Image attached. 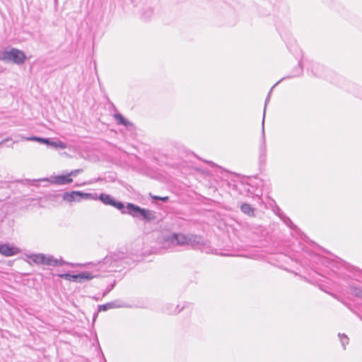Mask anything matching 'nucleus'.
Masks as SVG:
<instances>
[{"instance_id":"obj_1","label":"nucleus","mask_w":362,"mask_h":362,"mask_svg":"<svg viewBox=\"0 0 362 362\" xmlns=\"http://www.w3.org/2000/svg\"><path fill=\"white\" fill-rule=\"evenodd\" d=\"M92 199H99L103 204L115 207L123 214H129L145 222L153 221L157 218L154 211L141 208L132 203H127V206H124L122 202L116 200L107 194L92 193Z\"/></svg>"},{"instance_id":"obj_2","label":"nucleus","mask_w":362,"mask_h":362,"mask_svg":"<svg viewBox=\"0 0 362 362\" xmlns=\"http://www.w3.org/2000/svg\"><path fill=\"white\" fill-rule=\"evenodd\" d=\"M125 255L122 252L107 255L103 260L92 262V279L102 276L104 273L120 270Z\"/></svg>"},{"instance_id":"obj_3","label":"nucleus","mask_w":362,"mask_h":362,"mask_svg":"<svg viewBox=\"0 0 362 362\" xmlns=\"http://www.w3.org/2000/svg\"><path fill=\"white\" fill-rule=\"evenodd\" d=\"M161 247L165 250H171L175 246L187 245V234L173 233L163 235L160 240Z\"/></svg>"},{"instance_id":"obj_4","label":"nucleus","mask_w":362,"mask_h":362,"mask_svg":"<svg viewBox=\"0 0 362 362\" xmlns=\"http://www.w3.org/2000/svg\"><path fill=\"white\" fill-rule=\"evenodd\" d=\"M26 59L23 52L13 48L10 50H4L0 52V60L4 62H12L16 64H22Z\"/></svg>"},{"instance_id":"obj_5","label":"nucleus","mask_w":362,"mask_h":362,"mask_svg":"<svg viewBox=\"0 0 362 362\" xmlns=\"http://www.w3.org/2000/svg\"><path fill=\"white\" fill-rule=\"evenodd\" d=\"M28 258L37 264H43L49 266H57L62 264V260L54 259L52 256L43 254H33Z\"/></svg>"},{"instance_id":"obj_6","label":"nucleus","mask_w":362,"mask_h":362,"mask_svg":"<svg viewBox=\"0 0 362 362\" xmlns=\"http://www.w3.org/2000/svg\"><path fill=\"white\" fill-rule=\"evenodd\" d=\"M124 307H127L126 304L124 302H122V301H121L119 300H114V301H112V302L107 303L103 304V305H98V313L93 315V320H92V325H93L94 321L95 320V318H96V317L98 315V313L99 312L106 311V310H110V309L118 308H124Z\"/></svg>"},{"instance_id":"obj_7","label":"nucleus","mask_w":362,"mask_h":362,"mask_svg":"<svg viewBox=\"0 0 362 362\" xmlns=\"http://www.w3.org/2000/svg\"><path fill=\"white\" fill-rule=\"evenodd\" d=\"M296 73L294 74L293 76H285V77H283L281 79H280L279 81H277L272 87V88L270 89L269 93L267 94V96L265 99V103H264V112H263V119L262 120L264 119V118H265V112H266V108H267V104L269 103V100H270V97H271V94H272V91L273 90V88L277 86L280 82H281L283 80H284L285 78H291V77H296V76H300L302 73H303V68H302V65H301V62H298V67H296Z\"/></svg>"},{"instance_id":"obj_8","label":"nucleus","mask_w":362,"mask_h":362,"mask_svg":"<svg viewBox=\"0 0 362 362\" xmlns=\"http://www.w3.org/2000/svg\"><path fill=\"white\" fill-rule=\"evenodd\" d=\"M89 197V194L72 191L71 192H65L63 194V199L68 202H79L83 199H88Z\"/></svg>"},{"instance_id":"obj_9","label":"nucleus","mask_w":362,"mask_h":362,"mask_svg":"<svg viewBox=\"0 0 362 362\" xmlns=\"http://www.w3.org/2000/svg\"><path fill=\"white\" fill-rule=\"evenodd\" d=\"M205 244V240L202 236L192 233L187 234V245L195 247L197 245Z\"/></svg>"},{"instance_id":"obj_10","label":"nucleus","mask_w":362,"mask_h":362,"mask_svg":"<svg viewBox=\"0 0 362 362\" xmlns=\"http://www.w3.org/2000/svg\"><path fill=\"white\" fill-rule=\"evenodd\" d=\"M79 170H75L70 173V174L67 175H58L54 177L53 182L58 185H66L72 182V179H71L70 176H76Z\"/></svg>"},{"instance_id":"obj_11","label":"nucleus","mask_w":362,"mask_h":362,"mask_svg":"<svg viewBox=\"0 0 362 362\" xmlns=\"http://www.w3.org/2000/svg\"><path fill=\"white\" fill-rule=\"evenodd\" d=\"M20 250L18 248L11 246L8 244H1L0 243V254L10 257L19 253Z\"/></svg>"},{"instance_id":"obj_12","label":"nucleus","mask_w":362,"mask_h":362,"mask_svg":"<svg viewBox=\"0 0 362 362\" xmlns=\"http://www.w3.org/2000/svg\"><path fill=\"white\" fill-rule=\"evenodd\" d=\"M267 156V146L265 141V132L264 120L262 122V143L259 146V159L260 161L264 162Z\"/></svg>"},{"instance_id":"obj_13","label":"nucleus","mask_w":362,"mask_h":362,"mask_svg":"<svg viewBox=\"0 0 362 362\" xmlns=\"http://www.w3.org/2000/svg\"><path fill=\"white\" fill-rule=\"evenodd\" d=\"M59 276L61 278H63V279H65L66 280H69V281H75V282H77V281H81V279H88L89 276H84L83 274H59Z\"/></svg>"},{"instance_id":"obj_14","label":"nucleus","mask_w":362,"mask_h":362,"mask_svg":"<svg viewBox=\"0 0 362 362\" xmlns=\"http://www.w3.org/2000/svg\"><path fill=\"white\" fill-rule=\"evenodd\" d=\"M240 210L243 213L245 214H247L250 216H255V210L254 209L247 203H244L240 206Z\"/></svg>"},{"instance_id":"obj_15","label":"nucleus","mask_w":362,"mask_h":362,"mask_svg":"<svg viewBox=\"0 0 362 362\" xmlns=\"http://www.w3.org/2000/svg\"><path fill=\"white\" fill-rule=\"evenodd\" d=\"M115 117V119H116V121L117 122V123L119 124H122V125H124L125 127H129V126H131L132 125V122H130L129 121H128L127 119H126L121 114L119 113H116L114 115Z\"/></svg>"},{"instance_id":"obj_16","label":"nucleus","mask_w":362,"mask_h":362,"mask_svg":"<svg viewBox=\"0 0 362 362\" xmlns=\"http://www.w3.org/2000/svg\"><path fill=\"white\" fill-rule=\"evenodd\" d=\"M22 139H25V140H27V141H38L40 143L45 144H47V145L49 144V141H50L48 139L40 138V137H37V136H30V137H26V138L22 136Z\"/></svg>"},{"instance_id":"obj_17","label":"nucleus","mask_w":362,"mask_h":362,"mask_svg":"<svg viewBox=\"0 0 362 362\" xmlns=\"http://www.w3.org/2000/svg\"><path fill=\"white\" fill-rule=\"evenodd\" d=\"M351 294L354 296L362 298V288L361 287H352Z\"/></svg>"},{"instance_id":"obj_18","label":"nucleus","mask_w":362,"mask_h":362,"mask_svg":"<svg viewBox=\"0 0 362 362\" xmlns=\"http://www.w3.org/2000/svg\"><path fill=\"white\" fill-rule=\"evenodd\" d=\"M338 336L339 337L341 346H343L344 349H345L346 344H347L349 341V337L346 334L340 333L338 334Z\"/></svg>"},{"instance_id":"obj_19","label":"nucleus","mask_w":362,"mask_h":362,"mask_svg":"<svg viewBox=\"0 0 362 362\" xmlns=\"http://www.w3.org/2000/svg\"><path fill=\"white\" fill-rule=\"evenodd\" d=\"M49 146H53L54 148H60L62 149H64L66 147V144L62 141H49Z\"/></svg>"},{"instance_id":"obj_20","label":"nucleus","mask_w":362,"mask_h":362,"mask_svg":"<svg viewBox=\"0 0 362 362\" xmlns=\"http://www.w3.org/2000/svg\"><path fill=\"white\" fill-rule=\"evenodd\" d=\"M153 9L151 8H148L146 9V11H145L143 14H142V16L144 19H148L149 18L151 17V16L153 15Z\"/></svg>"},{"instance_id":"obj_21","label":"nucleus","mask_w":362,"mask_h":362,"mask_svg":"<svg viewBox=\"0 0 362 362\" xmlns=\"http://www.w3.org/2000/svg\"><path fill=\"white\" fill-rule=\"evenodd\" d=\"M279 216L283 220V221L286 224L288 227L292 228L293 227V223L291 221V219L285 216H281L279 214Z\"/></svg>"},{"instance_id":"obj_22","label":"nucleus","mask_w":362,"mask_h":362,"mask_svg":"<svg viewBox=\"0 0 362 362\" xmlns=\"http://www.w3.org/2000/svg\"><path fill=\"white\" fill-rule=\"evenodd\" d=\"M115 283H112L110 286H108L105 291L103 293L102 298L106 296L115 286Z\"/></svg>"},{"instance_id":"obj_23","label":"nucleus","mask_w":362,"mask_h":362,"mask_svg":"<svg viewBox=\"0 0 362 362\" xmlns=\"http://www.w3.org/2000/svg\"><path fill=\"white\" fill-rule=\"evenodd\" d=\"M183 308H184V307H182L181 308H180L179 305H177L176 308L173 310H170L168 313L170 314H177V313H179Z\"/></svg>"},{"instance_id":"obj_24","label":"nucleus","mask_w":362,"mask_h":362,"mask_svg":"<svg viewBox=\"0 0 362 362\" xmlns=\"http://www.w3.org/2000/svg\"><path fill=\"white\" fill-rule=\"evenodd\" d=\"M152 198L153 199H156V200H161V201H163L164 202H166L168 200V197L153 196V197H152Z\"/></svg>"},{"instance_id":"obj_25","label":"nucleus","mask_w":362,"mask_h":362,"mask_svg":"<svg viewBox=\"0 0 362 362\" xmlns=\"http://www.w3.org/2000/svg\"><path fill=\"white\" fill-rule=\"evenodd\" d=\"M318 68H320V65L319 64H317L316 66H313V70H315L316 71V73L315 74L319 76H322V74L320 73L318 71Z\"/></svg>"},{"instance_id":"obj_26","label":"nucleus","mask_w":362,"mask_h":362,"mask_svg":"<svg viewBox=\"0 0 362 362\" xmlns=\"http://www.w3.org/2000/svg\"><path fill=\"white\" fill-rule=\"evenodd\" d=\"M8 140H9V139H8V138H7V139H4L3 141H0V146H1L2 144H4V142H6V141H8Z\"/></svg>"},{"instance_id":"obj_27","label":"nucleus","mask_w":362,"mask_h":362,"mask_svg":"<svg viewBox=\"0 0 362 362\" xmlns=\"http://www.w3.org/2000/svg\"><path fill=\"white\" fill-rule=\"evenodd\" d=\"M101 354H102L103 359L104 362H106V360H105V357H104V356H103V354L102 352H101Z\"/></svg>"},{"instance_id":"obj_28","label":"nucleus","mask_w":362,"mask_h":362,"mask_svg":"<svg viewBox=\"0 0 362 362\" xmlns=\"http://www.w3.org/2000/svg\"><path fill=\"white\" fill-rule=\"evenodd\" d=\"M92 298H95V300H99L100 299V298L96 297V296L92 297Z\"/></svg>"}]
</instances>
